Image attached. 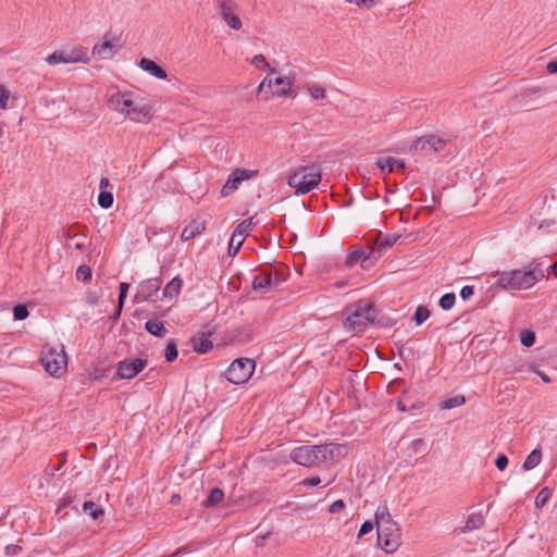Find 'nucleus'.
<instances>
[{
  "label": "nucleus",
  "mask_w": 557,
  "mask_h": 557,
  "mask_svg": "<svg viewBox=\"0 0 557 557\" xmlns=\"http://www.w3.org/2000/svg\"><path fill=\"white\" fill-rule=\"evenodd\" d=\"M224 493L221 488L214 487L211 490L208 497L202 502L205 507H213L223 500Z\"/></svg>",
  "instance_id": "obj_25"
},
{
  "label": "nucleus",
  "mask_w": 557,
  "mask_h": 557,
  "mask_svg": "<svg viewBox=\"0 0 557 557\" xmlns=\"http://www.w3.org/2000/svg\"><path fill=\"white\" fill-rule=\"evenodd\" d=\"M345 507V504L342 499L335 500L331 506L329 507V511L331 513L339 512Z\"/></svg>",
  "instance_id": "obj_51"
},
{
  "label": "nucleus",
  "mask_w": 557,
  "mask_h": 557,
  "mask_svg": "<svg viewBox=\"0 0 557 557\" xmlns=\"http://www.w3.org/2000/svg\"><path fill=\"white\" fill-rule=\"evenodd\" d=\"M219 7H220V13H221V16L222 18L225 21V23L232 28V29H235V30H238L240 29L242 27V21L240 18L238 17V15H236L234 13V4L230 1H226V0H221L219 2Z\"/></svg>",
  "instance_id": "obj_12"
},
{
  "label": "nucleus",
  "mask_w": 557,
  "mask_h": 557,
  "mask_svg": "<svg viewBox=\"0 0 557 557\" xmlns=\"http://www.w3.org/2000/svg\"><path fill=\"white\" fill-rule=\"evenodd\" d=\"M255 371V362L248 358L234 360L225 372L228 382L239 385L246 383Z\"/></svg>",
  "instance_id": "obj_7"
},
{
  "label": "nucleus",
  "mask_w": 557,
  "mask_h": 557,
  "mask_svg": "<svg viewBox=\"0 0 557 557\" xmlns=\"http://www.w3.org/2000/svg\"><path fill=\"white\" fill-rule=\"evenodd\" d=\"M65 63H88L90 55L88 49L83 46H75L71 49H62Z\"/></svg>",
  "instance_id": "obj_13"
},
{
  "label": "nucleus",
  "mask_w": 557,
  "mask_h": 557,
  "mask_svg": "<svg viewBox=\"0 0 557 557\" xmlns=\"http://www.w3.org/2000/svg\"><path fill=\"white\" fill-rule=\"evenodd\" d=\"M256 173H257L256 171L238 170V169L236 171H234V174L237 175L238 178H240V182L252 177L253 174H256Z\"/></svg>",
  "instance_id": "obj_48"
},
{
  "label": "nucleus",
  "mask_w": 557,
  "mask_h": 557,
  "mask_svg": "<svg viewBox=\"0 0 557 557\" xmlns=\"http://www.w3.org/2000/svg\"><path fill=\"white\" fill-rule=\"evenodd\" d=\"M550 498V491L548 487H543L535 497V507L543 508Z\"/></svg>",
  "instance_id": "obj_34"
},
{
  "label": "nucleus",
  "mask_w": 557,
  "mask_h": 557,
  "mask_svg": "<svg viewBox=\"0 0 557 557\" xmlns=\"http://www.w3.org/2000/svg\"><path fill=\"white\" fill-rule=\"evenodd\" d=\"M346 2L354 3V4L358 5V7H361V5L363 7V1L362 0H346Z\"/></svg>",
  "instance_id": "obj_63"
},
{
  "label": "nucleus",
  "mask_w": 557,
  "mask_h": 557,
  "mask_svg": "<svg viewBox=\"0 0 557 557\" xmlns=\"http://www.w3.org/2000/svg\"><path fill=\"white\" fill-rule=\"evenodd\" d=\"M98 203L102 209H109L113 205V195L111 191L101 190L98 196Z\"/></svg>",
  "instance_id": "obj_33"
},
{
  "label": "nucleus",
  "mask_w": 557,
  "mask_h": 557,
  "mask_svg": "<svg viewBox=\"0 0 557 557\" xmlns=\"http://www.w3.org/2000/svg\"><path fill=\"white\" fill-rule=\"evenodd\" d=\"M401 533L396 522L383 523L377 528V540L386 553H394L400 545Z\"/></svg>",
  "instance_id": "obj_8"
},
{
  "label": "nucleus",
  "mask_w": 557,
  "mask_h": 557,
  "mask_svg": "<svg viewBox=\"0 0 557 557\" xmlns=\"http://www.w3.org/2000/svg\"><path fill=\"white\" fill-rule=\"evenodd\" d=\"M534 372L545 382V383H549L552 380L550 377L543 371L541 370H534Z\"/></svg>",
  "instance_id": "obj_58"
},
{
  "label": "nucleus",
  "mask_w": 557,
  "mask_h": 557,
  "mask_svg": "<svg viewBox=\"0 0 557 557\" xmlns=\"http://www.w3.org/2000/svg\"><path fill=\"white\" fill-rule=\"evenodd\" d=\"M14 319L17 321L25 320L28 317V309L25 305H17L13 309Z\"/></svg>",
  "instance_id": "obj_43"
},
{
  "label": "nucleus",
  "mask_w": 557,
  "mask_h": 557,
  "mask_svg": "<svg viewBox=\"0 0 557 557\" xmlns=\"http://www.w3.org/2000/svg\"><path fill=\"white\" fill-rule=\"evenodd\" d=\"M83 511L86 515L92 517L94 520H97L100 516L103 515V510L90 500L84 503Z\"/></svg>",
  "instance_id": "obj_30"
},
{
  "label": "nucleus",
  "mask_w": 557,
  "mask_h": 557,
  "mask_svg": "<svg viewBox=\"0 0 557 557\" xmlns=\"http://www.w3.org/2000/svg\"><path fill=\"white\" fill-rule=\"evenodd\" d=\"M251 63L256 66H258L260 63H264L265 66L269 67V71L271 74L275 73V70L273 67H271L267 62H265V58L263 54H257L252 58L251 60Z\"/></svg>",
  "instance_id": "obj_46"
},
{
  "label": "nucleus",
  "mask_w": 557,
  "mask_h": 557,
  "mask_svg": "<svg viewBox=\"0 0 557 557\" xmlns=\"http://www.w3.org/2000/svg\"><path fill=\"white\" fill-rule=\"evenodd\" d=\"M20 550H21V547L17 545H8L5 547L7 555H17Z\"/></svg>",
  "instance_id": "obj_54"
},
{
  "label": "nucleus",
  "mask_w": 557,
  "mask_h": 557,
  "mask_svg": "<svg viewBox=\"0 0 557 557\" xmlns=\"http://www.w3.org/2000/svg\"><path fill=\"white\" fill-rule=\"evenodd\" d=\"M320 482H321V479L319 476H311V478L305 479L302 481V484L307 485V486H317L318 484H320Z\"/></svg>",
  "instance_id": "obj_53"
},
{
  "label": "nucleus",
  "mask_w": 557,
  "mask_h": 557,
  "mask_svg": "<svg viewBox=\"0 0 557 557\" xmlns=\"http://www.w3.org/2000/svg\"><path fill=\"white\" fill-rule=\"evenodd\" d=\"M110 186L109 180L107 177H102L99 183V187L101 190H106Z\"/></svg>",
  "instance_id": "obj_59"
},
{
  "label": "nucleus",
  "mask_w": 557,
  "mask_h": 557,
  "mask_svg": "<svg viewBox=\"0 0 557 557\" xmlns=\"http://www.w3.org/2000/svg\"><path fill=\"white\" fill-rule=\"evenodd\" d=\"M373 530V523L371 521H366L361 524L358 536H362Z\"/></svg>",
  "instance_id": "obj_52"
},
{
  "label": "nucleus",
  "mask_w": 557,
  "mask_h": 557,
  "mask_svg": "<svg viewBox=\"0 0 557 557\" xmlns=\"http://www.w3.org/2000/svg\"><path fill=\"white\" fill-rule=\"evenodd\" d=\"M520 342L525 347H531L535 342V335L531 331H523L520 334Z\"/></svg>",
  "instance_id": "obj_44"
},
{
  "label": "nucleus",
  "mask_w": 557,
  "mask_h": 557,
  "mask_svg": "<svg viewBox=\"0 0 557 557\" xmlns=\"http://www.w3.org/2000/svg\"><path fill=\"white\" fill-rule=\"evenodd\" d=\"M375 522L376 528H380V524L394 522L392 520L391 513L386 506H379L375 511Z\"/></svg>",
  "instance_id": "obj_28"
},
{
  "label": "nucleus",
  "mask_w": 557,
  "mask_h": 557,
  "mask_svg": "<svg viewBox=\"0 0 557 557\" xmlns=\"http://www.w3.org/2000/svg\"><path fill=\"white\" fill-rule=\"evenodd\" d=\"M456 301V296L454 293H447L443 295L440 299V307L443 310H449L454 307Z\"/></svg>",
  "instance_id": "obj_37"
},
{
  "label": "nucleus",
  "mask_w": 557,
  "mask_h": 557,
  "mask_svg": "<svg viewBox=\"0 0 557 557\" xmlns=\"http://www.w3.org/2000/svg\"><path fill=\"white\" fill-rule=\"evenodd\" d=\"M306 89L314 100H321L326 97V88L315 83H308Z\"/></svg>",
  "instance_id": "obj_26"
},
{
  "label": "nucleus",
  "mask_w": 557,
  "mask_h": 557,
  "mask_svg": "<svg viewBox=\"0 0 557 557\" xmlns=\"http://www.w3.org/2000/svg\"><path fill=\"white\" fill-rule=\"evenodd\" d=\"M128 288H129V285L127 283L120 284L119 306H117V311H116L114 319L119 318L121 314Z\"/></svg>",
  "instance_id": "obj_36"
},
{
  "label": "nucleus",
  "mask_w": 557,
  "mask_h": 557,
  "mask_svg": "<svg viewBox=\"0 0 557 557\" xmlns=\"http://www.w3.org/2000/svg\"><path fill=\"white\" fill-rule=\"evenodd\" d=\"M280 283V278L275 273L274 276L271 270L261 271L252 280V287L255 290L267 292Z\"/></svg>",
  "instance_id": "obj_11"
},
{
  "label": "nucleus",
  "mask_w": 557,
  "mask_h": 557,
  "mask_svg": "<svg viewBox=\"0 0 557 557\" xmlns=\"http://www.w3.org/2000/svg\"><path fill=\"white\" fill-rule=\"evenodd\" d=\"M252 225V218L242 221L233 232V234H235V238L239 237L245 239Z\"/></svg>",
  "instance_id": "obj_29"
},
{
  "label": "nucleus",
  "mask_w": 557,
  "mask_h": 557,
  "mask_svg": "<svg viewBox=\"0 0 557 557\" xmlns=\"http://www.w3.org/2000/svg\"><path fill=\"white\" fill-rule=\"evenodd\" d=\"M508 465V458L504 454H499L495 460V466L498 470L503 471Z\"/></svg>",
  "instance_id": "obj_47"
},
{
  "label": "nucleus",
  "mask_w": 557,
  "mask_h": 557,
  "mask_svg": "<svg viewBox=\"0 0 557 557\" xmlns=\"http://www.w3.org/2000/svg\"><path fill=\"white\" fill-rule=\"evenodd\" d=\"M146 330L157 337H164L166 334V329L163 322L158 320H149L146 322Z\"/></svg>",
  "instance_id": "obj_23"
},
{
  "label": "nucleus",
  "mask_w": 557,
  "mask_h": 557,
  "mask_svg": "<svg viewBox=\"0 0 557 557\" xmlns=\"http://www.w3.org/2000/svg\"><path fill=\"white\" fill-rule=\"evenodd\" d=\"M425 445L424 441L423 440H414L412 443H411V446L413 448L414 451H418L420 450V448H422L423 446Z\"/></svg>",
  "instance_id": "obj_56"
},
{
  "label": "nucleus",
  "mask_w": 557,
  "mask_h": 557,
  "mask_svg": "<svg viewBox=\"0 0 557 557\" xmlns=\"http://www.w3.org/2000/svg\"><path fill=\"white\" fill-rule=\"evenodd\" d=\"M445 141L436 136H426L418 138L411 146V150L422 154H429L442 150Z\"/></svg>",
  "instance_id": "obj_10"
},
{
  "label": "nucleus",
  "mask_w": 557,
  "mask_h": 557,
  "mask_svg": "<svg viewBox=\"0 0 557 557\" xmlns=\"http://www.w3.org/2000/svg\"><path fill=\"white\" fill-rule=\"evenodd\" d=\"M546 70L549 74L557 73V61L548 62L546 65Z\"/></svg>",
  "instance_id": "obj_55"
},
{
  "label": "nucleus",
  "mask_w": 557,
  "mask_h": 557,
  "mask_svg": "<svg viewBox=\"0 0 557 557\" xmlns=\"http://www.w3.org/2000/svg\"><path fill=\"white\" fill-rule=\"evenodd\" d=\"M320 182L321 169L317 164L299 166L287 178L288 186L295 188V194L298 196L311 191Z\"/></svg>",
  "instance_id": "obj_5"
},
{
  "label": "nucleus",
  "mask_w": 557,
  "mask_h": 557,
  "mask_svg": "<svg viewBox=\"0 0 557 557\" xmlns=\"http://www.w3.org/2000/svg\"><path fill=\"white\" fill-rule=\"evenodd\" d=\"M474 294V290H473V287L472 286H463L460 290V296L463 300H468L470 299Z\"/></svg>",
  "instance_id": "obj_50"
},
{
  "label": "nucleus",
  "mask_w": 557,
  "mask_h": 557,
  "mask_svg": "<svg viewBox=\"0 0 557 557\" xmlns=\"http://www.w3.org/2000/svg\"><path fill=\"white\" fill-rule=\"evenodd\" d=\"M98 297L96 294H89L87 297V301L89 305L94 306L97 304Z\"/></svg>",
  "instance_id": "obj_60"
},
{
  "label": "nucleus",
  "mask_w": 557,
  "mask_h": 557,
  "mask_svg": "<svg viewBox=\"0 0 557 557\" xmlns=\"http://www.w3.org/2000/svg\"><path fill=\"white\" fill-rule=\"evenodd\" d=\"M346 445L326 443L320 445H302L290 453V459L297 465L315 468L323 463L337 461L347 455Z\"/></svg>",
  "instance_id": "obj_2"
},
{
  "label": "nucleus",
  "mask_w": 557,
  "mask_h": 557,
  "mask_svg": "<svg viewBox=\"0 0 557 557\" xmlns=\"http://www.w3.org/2000/svg\"><path fill=\"white\" fill-rule=\"evenodd\" d=\"M484 522L485 519L481 512H473L467 518L466 524L461 529V532L480 529L483 527Z\"/></svg>",
  "instance_id": "obj_21"
},
{
  "label": "nucleus",
  "mask_w": 557,
  "mask_h": 557,
  "mask_svg": "<svg viewBox=\"0 0 557 557\" xmlns=\"http://www.w3.org/2000/svg\"><path fill=\"white\" fill-rule=\"evenodd\" d=\"M108 107L136 123H148L152 117L151 107L143 98L116 86L108 89Z\"/></svg>",
  "instance_id": "obj_1"
},
{
  "label": "nucleus",
  "mask_w": 557,
  "mask_h": 557,
  "mask_svg": "<svg viewBox=\"0 0 557 557\" xmlns=\"http://www.w3.org/2000/svg\"><path fill=\"white\" fill-rule=\"evenodd\" d=\"M139 67L149 73L151 76L159 78V79H165L166 78V72L161 66H159L154 61L143 58L139 63Z\"/></svg>",
  "instance_id": "obj_16"
},
{
  "label": "nucleus",
  "mask_w": 557,
  "mask_h": 557,
  "mask_svg": "<svg viewBox=\"0 0 557 557\" xmlns=\"http://www.w3.org/2000/svg\"><path fill=\"white\" fill-rule=\"evenodd\" d=\"M542 460V451L540 449H533L523 462L524 470H532L540 465Z\"/></svg>",
  "instance_id": "obj_24"
},
{
  "label": "nucleus",
  "mask_w": 557,
  "mask_h": 557,
  "mask_svg": "<svg viewBox=\"0 0 557 557\" xmlns=\"http://www.w3.org/2000/svg\"><path fill=\"white\" fill-rule=\"evenodd\" d=\"M240 178L237 177L234 173L228 177L224 186L222 187L221 194L223 197L228 196L234 190H236L240 184Z\"/></svg>",
  "instance_id": "obj_27"
},
{
  "label": "nucleus",
  "mask_w": 557,
  "mask_h": 557,
  "mask_svg": "<svg viewBox=\"0 0 557 557\" xmlns=\"http://www.w3.org/2000/svg\"><path fill=\"white\" fill-rule=\"evenodd\" d=\"M493 276L497 278L496 284L503 289L519 290L531 288L536 282L542 280L545 274L541 263L533 260L523 269L496 272Z\"/></svg>",
  "instance_id": "obj_3"
},
{
  "label": "nucleus",
  "mask_w": 557,
  "mask_h": 557,
  "mask_svg": "<svg viewBox=\"0 0 557 557\" xmlns=\"http://www.w3.org/2000/svg\"><path fill=\"white\" fill-rule=\"evenodd\" d=\"M343 314L345 315L344 326L350 332H363L372 325L376 318V309L373 304L368 301H358L347 306Z\"/></svg>",
  "instance_id": "obj_4"
},
{
  "label": "nucleus",
  "mask_w": 557,
  "mask_h": 557,
  "mask_svg": "<svg viewBox=\"0 0 557 557\" xmlns=\"http://www.w3.org/2000/svg\"><path fill=\"white\" fill-rule=\"evenodd\" d=\"M363 1V7H367V8H372L377 0H362Z\"/></svg>",
  "instance_id": "obj_62"
},
{
  "label": "nucleus",
  "mask_w": 557,
  "mask_h": 557,
  "mask_svg": "<svg viewBox=\"0 0 557 557\" xmlns=\"http://www.w3.org/2000/svg\"><path fill=\"white\" fill-rule=\"evenodd\" d=\"M244 240L245 239L239 238V237L235 238V234H232L230 244H228V255L234 257L239 251L240 247L244 244Z\"/></svg>",
  "instance_id": "obj_38"
},
{
  "label": "nucleus",
  "mask_w": 557,
  "mask_h": 557,
  "mask_svg": "<svg viewBox=\"0 0 557 557\" xmlns=\"http://www.w3.org/2000/svg\"><path fill=\"white\" fill-rule=\"evenodd\" d=\"M161 282L158 278H151L140 285L139 294L144 299L150 300L152 295L159 290Z\"/></svg>",
  "instance_id": "obj_19"
},
{
  "label": "nucleus",
  "mask_w": 557,
  "mask_h": 557,
  "mask_svg": "<svg viewBox=\"0 0 557 557\" xmlns=\"http://www.w3.org/2000/svg\"><path fill=\"white\" fill-rule=\"evenodd\" d=\"M177 355H178V351H177L176 343L173 339L169 341L166 344V347H165V354H164L165 360L168 362H172L177 358Z\"/></svg>",
  "instance_id": "obj_35"
},
{
  "label": "nucleus",
  "mask_w": 557,
  "mask_h": 557,
  "mask_svg": "<svg viewBox=\"0 0 557 557\" xmlns=\"http://www.w3.org/2000/svg\"><path fill=\"white\" fill-rule=\"evenodd\" d=\"M274 85V78L265 77L258 87V92L264 91L267 88H271Z\"/></svg>",
  "instance_id": "obj_49"
},
{
  "label": "nucleus",
  "mask_w": 557,
  "mask_h": 557,
  "mask_svg": "<svg viewBox=\"0 0 557 557\" xmlns=\"http://www.w3.org/2000/svg\"><path fill=\"white\" fill-rule=\"evenodd\" d=\"M147 366V360L141 358L125 359L117 363V375L123 380L136 376Z\"/></svg>",
  "instance_id": "obj_9"
},
{
  "label": "nucleus",
  "mask_w": 557,
  "mask_h": 557,
  "mask_svg": "<svg viewBox=\"0 0 557 557\" xmlns=\"http://www.w3.org/2000/svg\"><path fill=\"white\" fill-rule=\"evenodd\" d=\"M430 317V311L426 307L419 306L416 309L413 319L418 325L422 324Z\"/></svg>",
  "instance_id": "obj_39"
},
{
  "label": "nucleus",
  "mask_w": 557,
  "mask_h": 557,
  "mask_svg": "<svg viewBox=\"0 0 557 557\" xmlns=\"http://www.w3.org/2000/svg\"><path fill=\"white\" fill-rule=\"evenodd\" d=\"M206 230V222L200 220H193L188 225L183 228L181 239L188 242L196 235L201 234Z\"/></svg>",
  "instance_id": "obj_15"
},
{
  "label": "nucleus",
  "mask_w": 557,
  "mask_h": 557,
  "mask_svg": "<svg viewBox=\"0 0 557 557\" xmlns=\"http://www.w3.org/2000/svg\"><path fill=\"white\" fill-rule=\"evenodd\" d=\"M552 269V272L554 273V275L557 276V260L554 262V264L550 267Z\"/></svg>",
  "instance_id": "obj_64"
},
{
  "label": "nucleus",
  "mask_w": 557,
  "mask_h": 557,
  "mask_svg": "<svg viewBox=\"0 0 557 557\" xmlns=\"http://www.w3.org/2000/svg\"><path fill=\"white\" fill-rule=\"evenodd\" d=\"M116 52L115 46L111 40L104 37V41L100 44H96L92 48V54L98 57L101 60H109L114 57Z\"/></svg>",
  "instance_id": "obj_14"
},
{
  "label": "nucleus",
  "mask_w": 557,
  "mask_h": 557,
  "mask_svg": "<svg viewBox=\"0 0 557 557\" xmlns=\"http://www.w3.org/2000/svg\"><path fill=\"white\" fill-rule=\"evenodd\" d=\"M396 407L399 411H406L407 410V406L406 404L404 403V400L399 399L396 404Z\"/></svg>",
  "instance_id": "obj_61"
},
{
  "label": "nucleus",
  "mask_w": 557,
  "mask_h": 557,
  "mask_svg": "<svg viewBox=\"0 0 557 557\" xmlns=\"http://www.w3.org/2000/svg\"><path fill=\"white\" fill-rule=\"evenodd\" d=\"M9 92L3 85H0V109L5 110L8 108Z\"/></svg>",
  "instance_id": "obj_45"
},
{
  "label": "nucleus",
  "mask_w": 557,
  "mask_h": 557,
  "mask_svg": "<svg viewBox=\"0 0 557 557\" xmlns=\"http://www.w3.org/2000/svg\"><path fill=\"white\" fill-rule=\"evenodd\" d=\"M466 403V398L463 395H456L454 397L447 398L441 404L442 409H453L459 407Z\"/></svg>",
  "instance_id": "obj_32"
},
{
  "label": "nucleus",
  "mask_w": 557,
  "mask_h": 557,
  "mask_svg": "<svg viewBox=\"0 0 557 557\" xmlns=\"http://www.w3.org/2000/svg\"><path fill=\"white\" fill-rule=\"evenodd\" d=\"M212 342L208 338L199 337L194 338L193 347L197 352L206 354L212 348Z\"/></svg>",
  "instance_id": "obj_31"
},
{
  "label": "nucleus",
  "mask_w": 557,
  "mask_h": 557,
  "mask_svg": "<svg viewBox=\"0 0 557 557\" xmlns=\"http://www.w3.org/2000/svg\"><path fill=\"white\" fill-rule=\"evenodd\" d=\"M397 239H398V236L392 235V236H387L384 239L380 240L377 243V247H376L377 251L381 252L382 250L392 247L397 242Z\"/></svg>",
  "instance_id": "obj_42"
},
{
  "label": "nucleus",
  "mask_w": 557,
  "mask_h": 557,
  "mask_svg": "<svg viewBox=\"0 0 557 557\" xmlns=\"http://www.w3.org/2000/svg\"><path fill=\"white\" fill-rule=\"evenodd\" d=\"M76 277L78 281L88 282L91 278V270L87 265L78 267L76 271Z\"/></svg>",
  "instance_id": "obj_41"
},
{
  "label": "nucleus",
  "mask_w": 557,
  "mask_h": 557,
  "mask_svg": "<svg viewBox=\"0 0 557 557\" xmlns=\"http://www.w3.org/2000/svg\"><path fill=\"white\" fill-rule=\"evenodd\" d=\"M270 532H267L264 535H258L256 539L257 546H263L264 541L269 537Z\"/></svg>",
  "instance_id": "obj_57"
},
{
  "label": "nucleus",
  "mask_w": 557,
  "mask_h": 557,
  "mask_svg": "<svg viewBox=\"0 0 557 557\" xmlns=\"http://www.w3.org/2000/svg\"><path fill=\"white\" fill-rule=\"evenodd\" d=\"M376 165L383 173H391L394 171L395 166H397L399 170H404L406 168V162L403 159L388 157L379 159L376 161Z\"/></svg>",
  "instance_id": "obj_17"
},
{
  "label": "nucleus",
  "mask_w": 557,
  "mask_h": 557,
  "mask_svg": "<svg viewBox=\"0 0 557 557\" xmlns=\"http://www.w3.org/2000/svg\"><path fill=\"white\" fill-rule=\"evenodd\" d=\"M294 84V78L289 76H278L274 78V85L280 86L281 88L277 91L271 92V96H287L290 92L292 86Z\"/></svg>",
  "instance_id": "obj_20"
},
{
  "label": "nucleus",
  "mask_w": 557,
  "mask_h": 557,
  "mask_svg": "<svg viewBox=\"0 0 557 557\" xmlns=\"http://www.w3.org/2000/svg\"><path fill=\"white\" fill-rule=\"evenodd\" d=\"M46 62L49 65H57L60 63H65V59H64V54H63L62 50H57L53 53L49 54L46 58Z\"/></svg>",
  "instance_id": "obj_40"
},
{
  "label": "nucleus",
  "mask_w": 557,
  "mask_h": 557,
  "mask_svg": "<svg viewBox=\"0 0 557 557\" xmlns=\"http://www.w3.org/2000/svg\"><path fill=\"white\" fill-rule=\"evenodd\" d=\"M182 280L178 278V277H174L172 281H170L164 289H163V296L165 298H174L176 297L180 292H181V287H182Z\"/></svg>",
  "instance_id": "obj_22"
},
{
  "label": "nucleus",
  "mask_w": 557,
  "mask_h": 557,
  "mask_svg": "<svg viewBox=\"0 0 557 557\" xmlns=\"http://www.w3.org/2000/svg\"><path fill=\"white\" fill-rule=\"evenodd\" d=\"M41 363L49 374L57 377L60 376L67 366L63 347L60 349L52 347L45 348L41 352Z\"/></svg>",
  "instance_id": "obj_6"
},
{
  "label": "nucleus",
  "mask_w": 557,
  "mask_h": 557,
  "mask_svg": "<svg viewBox=\"0 0 557 557\" xmlns=\"http://www.w3.org/2000/svg\"><path fill=\"white\" fill-rule=\"evenodd\" d=\"M369 260V256L366 255V252L361 249H354L351 250L348 256H347V259H346V265L351 268L354 267L356 263H360L362 268H367L368 262Z\"/></svg>",
  "instance_id": "obj_18"
}]
</instances>
